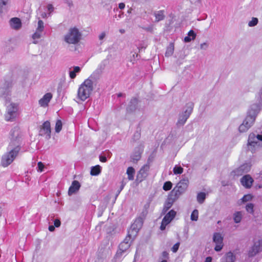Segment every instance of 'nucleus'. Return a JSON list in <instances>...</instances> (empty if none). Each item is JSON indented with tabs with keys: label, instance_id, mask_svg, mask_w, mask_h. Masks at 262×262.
<instances>
[{
	"label": "nucleus",
	"instance_id": "obj_1",
	"mask_svg": "<svg viewBox=\"0 0 262 262\" xmlns=\"http://www.w3.org/2000/svg\"><path fill=\"white\" fill-rule=\"evenodd\" d=\"M11 95L9 87H0V97L6 101V111L5 119L7 121H13L17 116L18 104L10 102Z\"/></svg>",
	"mask_w": 262,
	"mask_h": 262
},
{
	"label": "nucleus",
	"instance_id": "obj_2",
	"mask_svg": "<svg viewBox=\"0 0 262 262\" xmlns=\"http://www.w3.org/2000/svg\"><path fill=\"white\" fill-rule=\"evenodd\" d=\"M262 108V102L252 104L247 112V115L243 123L239 125L238 130L240 133L246 132L254 124L256 118Z\"/></svg>",
	"mask_w": 262,
	"mask_h": 262
},
{
	"label": "nucleus",
	"instance_id": "obj_3",
	"mask_svg": "<svg viewBox=\"0 0 262 262\" xmlns=\"http://www.w3.org/2000/svg\"><path fill=\"white\" fill-rule=\"evenodd\" d=\"M97 72H93L91 76L85 79L79 86L77 91V98L82 101L90 97L94 90L93 82L97 79Z\"/></svg>",
	"mask_w": 262,
	"mask_h": 262
},
{
	"label": "nucleus",
	"instance_id": "obj_4",
	"mask_svg": "<svg viewBox=\"0 0 262 262\" xmlns=\"http://www.w3.org/2000/svg\"><path fill=\"white\" fill-rule=\"evenodd\" d=\"M17 142L16 144L11 141L8 147V151L2 157L1 164L3 167L10 165L18 155L20 146Z\"/></svg>",
	"mask_w": 262,
	"mask_h": 262
},
{
	"label": "nucleus",
	"instance_id": "obj_5",
	"mask_svg": "<svg viewBox=\"0 0 262 262\" xmlns=\"http://www.w3.org/2000/svg\"><path fill=\"white\" fill-rule=\"evenodd\" d=\"M81 33L75 28H70L64 36V40L68 44H76L81 39Z\"/></svg>",
	"mask_w": 262,
	"mask_h": 262
},
{
	"label": "nucleus",
	"instance_id": "obj_6",
	"mask_svg": "<svg viewBox=\"0 0 262 262\" xmlns=\"http://www.w3.org/2000/svg\"><path fill=\"white\" fill-rule=\"evenodd\" d=\"M134 239H133V237L128 235L125 237L124 241L120 243L119 246V249L115 255V258L116 259L121 260L122 255L129 248L130 246V243Z\"/></svg>",
	"mask_w": 262,
	"mask_h": 262
},
{
	"label": "nucleus",
	"instance_id": "obj_7",
	"mask_svg": "<svg viewBox=\"0 0 262 262\" xmlns=\"http://www.w3.org/2000/svg\"><path fill=\"white\" fill-rule=\"evenodd\" d=\"M188 180L180 181L171 192V195L174 196V199L178 198L186 189L188 186Z\"/></svg>",
	"mask_w": 262,
	"mask_h": 262
},
{
	"label": "nucleus",
	"instance_id": "obj_8",
	"mask_svg": "<svg viewBox=\"0 0 262 262\" xmlns=\"http://www.w3.org/2000/svg\"><path fill=\"white\" fill-rule=\"evenodd\" d=\"M192 110V105L188 106L185 111L180 114L177 124L180 125H184L191 114Z\"/></svg>",
	"mask_w": 262,
	"mask_h": 262
},
{
	"label": "nucleus",
	"instance_id": "obj_9",
	"mask_svg": "<svg viewBox=\"0 0 262 262\" xmlns=\"http://www.w3.org/2000/svg\"><path fill=\"white\" fill-rule=\"evenodd\" d=\"M176 212L175 211L173 210L169 211L163 219L160 226V229L161 230H165L166 226L172 221L176 216Z\"/></svg>",
	"mask_w": 262,
	"mask_h": 262
},
{
	"label": "nucleus",
	"instance_id": "obj_10",
	"mask_svg": "<svg viewBox=\"0 0 262 262\" xmlns=\"http://www.w3.org/2000/svg\"><path fill=\"white\" fill-rule=\"evenodd\" d=\"M44 29L43 22L41 20H39L37 23V27L36 29L35 33L32 35L33 42L35 44L38 43V39L42 36V34Z\"/></svg>",
	"mask_w": 262,
	"mask_h": 262
},
{
	"label": "nucleus",
	"instance_id": "obj_11",
	"mask_svg": "<svg viewBox=\"0 0 262 262\" xmlns=\"http://www.w3.org/2000/svg\"><path fill=\"white\" fill-rule=\"evenodd\" d=\"M51 133L50 122L49 121H46L40 126L39 135L42 136H45L47 139H49L51 138Z\"/></svg>",
	"mask_w": 262,
	"mask_h": 262
},
{
	"label": "nucleus",
	"instance_id": "obj_12",
	"mask_svg": "<svg viewBox=\"0 0 262 262\" xmlns=\"http://www.w3.org/2000/svg\"><path fill=\"white\" fill-rule=\"evenodd\" d=\"M141 226L142 223L140 220L139 219L136 220L128 231V235L132 236L133 239H135Z\"/></svg>",
	"mask_w": 262,
	"mask_h": 262
},
{
	"label": "nucleus",
	"instance_id": "obj_13",
	"mask_svg": "<svg viewBox=\"0 0 262 262\" xmlns=\"http://www.w3.org/2000/svg\"><path fill=\"white\" fill-rule=\"evenodd\" d=\"M259 144L258 142V139H257V135L254 133H250L249 135L248 140V146L249 149L252 152H253L256 147L259 146Z\"/></svg>",
	"mask_w": 262,
	"mask_h": 262
},
{
	"label": "nucleus",
	"instance_id": "obj_14",
	"mask_svg": "<svg viewBox=\"0 0 262 262\" xmlns=\"http://www.w3.org/2000/svg\"><path fill=\"white\" fill-rule=\"evenodd\" d=\"M213 241L216 244L214 250L217 252L220 251L223 247V236L219 233H215L213 235Z\"/></svg>",
	"mask_w": 262,
	"mask_h": 262
},
{
	"label": "nucleus",
	"instance_id": "obj_15",
	"mask_svg": "<svg viewBox=\"0 0 262 262\" xmlns=\"http://www.w3.org/2000/svg\"><path fill=\"white\" fill-rule=\"evenodd\" d=\"M149 168V164H145L141 168L137 174V179L140 181H143L147 177Z\"/></svg>",
	"mask_w": 262,
	"mask_h": 262
},
{
	"label": "nucleus",
	"instance_id": "obj_16",
	"mask_svg": "<svg viewBox=\"0 0 262 262\" xmlns=\"http://www.w3.org/2000/svg\"><path fill=\"white\" fill-rule=\"evenodd\" d=\"M241 182L245 188H250L253 183V179L249 174H246L241 178Z\"/></svg>",
	"mask_w": 262,
	"mask_h": 262
},
{
	"label": "nucleus",
	"instance_id": "obj_17",
	"mask_svg": "<svg viewBox=\"0 0 262 262\" xmlns=\"http://www.w3.org/2000/svg\"><path fill=\"white\" fill-rule=\"evenodd\" d=\"M52 97V94L51 93H46L43 95L42 98L39 100V104L40 106L43 107L48 106Z\"/></svg>",
	"mask_w": 262,
	"mask_h": 262
},
{
	"label": "nucleus",
	"instance_id": "obj_18",
	"mask_svg": "<svg viewBox=\"0 0 262 262\" xmlns=\"http://www.w3.org/2000/svg\"><path fill=\"white\" fill-rule=\"evenodd\" d=\"M80 187V184L78 181L76 180L73 181L68 190L69 195H71L76 193L79 189Z\"/></svg>",
	"mask_w": 262,
	"mask_h": 262
},
{
	"label": "nucleus",
	"instance_id": "obj_19",
	"mask_svg": "<svg viewBox=\"0 0 262 262\" xmlns=\"http://www.w3.org/2000/svg\"><path fill=\"white\" fill-rule=\"evenodd\" d=\"M260 245L261 244L259 241L255 243L249 251V256L252 257L255 255L260 250Z\"/></svg>",
	"mask_w": 262,
	"mask_h": 262
},
{
	"label": "nucleus",
	"instance_id": "obj_20",
	"mask_svg": "<svg viewBox=\"0 0 262 262\" xmlns=\"http://www.w3.org/2000/svg\"><path fill=\"white\" fill-rule=\"evenodd\" d=\"M10 25L12 28L15 30H18L21 27L20 19L17 17H14L10 19Z\"/></svg>",
	"mask_w": 262,
	"mask_h": 262
},
{
	"label": "nucleus",
	"instance_id": "obj_21",
	"mask_svg": "<svg viewBox=\"0 0 262 262\" xmlns=\"http://www.w3.org/2000/svg\"><path fill=\"white\" fill-rule=\"evenodd\" d=\"M221 260L222 262H234L235 256L231 252H229L224 255Z\"/></svg>",
	"mask_w": 262,
	"mask_h": 262
},
{
	"label": "nucleus",
	"instance_id": "obj_22",
	"mask_svg": "<svg viewBox=\"0 0 262 262\" xmlns=\"http://www.w3.org/2000/svg\"><path fill=\"white\" fill-rule=\"evenodd\" d=\"M175 199H174V198L173 199L168 198L166 200L164 205L163 212H166L169 208L171 207L173 203L174 200Z\"/></svg>",
	"mask_w": 262,
	"mask_h": 262
},
{
	"label": "nucleus",
	"instance_id": "obj_23",
	"mask_svg": "<svg viewBox=\"0 0 262 262\" xmlns=\"http://www.w3.org/2000/svg\"><path fill=\"white\" fill-rule=\"evenodd\" d=\"M154 15L156 17L155 21L158 22L162 20L165 18L164 11L160 10L154 13Z\"/></svg>",
	"mask_w": 262,
	"mask_h": 262
},
{
	"label": "nucleus",
	"instance_id": "obj_24",
	"mask_svg": "<svg viewBox=\"0 0 262 262\" xmlns=\"http://www.w3.org/2000/svg\"><path fill=\"white\" fill-rule=\"evenodd\" d=\"M243 213L242 211H236L233 215V219L235 223H239L241 222L243 218Z\"/></svg>",
	"mask_w": 262,
	"mask_h": 262
},
{
	"label": "nucleus",
	"instance_id": "obj_25",
	"mask_svg": "<svg viewBox=\"0 0 262 262\" xmlns=\"http://www.w3.org/2000/svg\"><path fill=\"white\" fill-rule=\"evenodd\" d=\"M138 104V99L136 98H133L131 99L129 104L127 107V111H133L136 108V106Z\"/></svg>",
	"mask_w": 262,
	"mask_h": 262
},
{
	"label": "nucleus",
	"instance_id": "obj_26",
	"mask_svg": "<svg viewBox=\"0 0 262 262\" xmlns=\"http://www.w3.org/2000/svg\"><path fill=\"white\" fill-rule=\"evenodd\" d=\"M101 172V167L96 165L91 167L90 174L92 176H98Z\"/></svg>",
	"mask_w": 262,
	"mask_h": 262
},
{
	"label": "nucleus",
	"instance_id": "obj_27",
	"mask_svg": "<svg viewBox=\"0 0 262 262\" xmlns=\"http://www.w3.org/2000/svg\"><path fill=\"white\" fill-rule=\"evenodd\" d=\"M81 68L78 66L73 67V70L69 72V76L71 79H74L76 76V73L80 72Z\"/></svg>",
	"mask_w": 262,
	"mask_h": 262
},
{
	"label": "nucleus",
	"instance_id": "obj_28",
	"mask_svg": "<svg viewBox=\"0 0 262 262\" xmlns=\"http://www.w3.org/2000/svg\"><path fill=\"white\" fill-rule=\"evenodd\" d=\"M141 158V152L139 148L136 149L135 151L131 156V159L134 162H137Z\"/></svg>",
	"mask_w": 262,
	"mask_h": 262
},
{
	"label": "nucleus",
	"instance_id": "obj_29",
	"mask_svg": "<svg viewBox=\"0 0 262 262\" xmlns=\"http://www.w3.org/2000/svg\"><path fill=\"white\" fill-rule=\"evenodd\" d=\"M126 173L128 176V179L129 180H133L134 179V175L135 173V170L132 167H129L127 169Z\"/></svg>",
	"mask_w": 262,
	"mask_h": 262
},
{
	"label": "nucleus",
	"instance_id": "obj_30",
	"mask_svg": "<svg viewBox=\"0 0 262 262\" xmlns=\"http://www.w3.org/2000/svg\"><path fill=\"white\" fill-rule=\"evenodd\" d=\"M174 51V45L172 43H170L168 47L166 49L165 52V56L169 57L171 56Z\"/></svg>",
	"mask_w": 262,
	"mask_h": 262
},
{
	"label": "nucleus",
	"instance_id": "obj_31",
	"mask_svg": "<svg viewBox=\"0 0 262 262\" xmlns=\"http://www.w3.org/2000/svg\"><path fill=\"white\" fill-rule=\"evenodd\" d=\"M206 199V193L204 192H200L197 195V201L200 204L204 203Z\"/></svg>",
	"mask_w": 262,
	"mask_h": 262
},
{
	"label": "nucleus",
	"instance_id": "obj_32",
	"mask_svg": "<svg viewBox=\"0 0 262 262\" xmlns=\"http://www.w3.org/2000/svg\"><path fill=\"white\" fill-rule=\"evenodd\" d=\"M62 123L60 120H57L55 124V130L57 133H59L62 129Z\"/></svg>",
	"mask_w": 262,
	"mask_h": 262
},
{
	"label": "nucleus",
	"instance_id": "obj_33",
	"mask_svg": "<svg viewBox=\"0 0 262 262\" xmlns=\"http://www.w3.org/2000/svg\"><path fill=\"white\" fill-rule=\"evenodd\" d=\"M199 211L196 209H194L191 213L190 219L191 221H196L198 220Z\"/></svg>",
	"mask_w": 262,
	"mask_h": 262
},
{
	"label": "nucleus",
	"instance_id": "obj_34",
	"mask_svg": "<svg viewBox=\"0 0 262 262\" xmlns=\"http://www.w3.org/2000/svg\"><path fill=\"white\" fill-rule=\"evenodd\" d=\"M173 171L175 174H180L183 173V168L180 166L176 165L173 168Z\"/></svg>",
	"mask_w": 262,
	"mask_h": 262
},
{
	"label": "nucleus",
	"instance_id": "obj_35",
	"mask_svg": "<svg viewBox=\"0 0 262 262\" xmlns=\"http://www.w3.org/2000/svg\"><path fill=\"white\" fill-rule=\"evenodd\" d=\"M232 173L234 176H240L245 173L244 172H243V170H242V168L239 166V167L237 168L236 169H234L232 172Z\"/></svg>",
	"mask_w": 262,
	"mask_h": 262
},
{
	"label": "nucleus",
	"instance_id": "obj_36",
	"mask_svg": "<svg viewBox=\"0 0 262 262\" xmlns=\"http://www.w3.org/2000/svg\"><path fill=\"white\" fill-rule=\"evenodd\" d=\"M254 205L252 203H248L246 206V211L251 214H253L254 212Z\"/></svg>",
	"mask_w": 262,
	"mask_h": 262
},
{
	"label": "nucleus",
	"instance_id": "obj_37",
	"mask_svg": "<svg viewBox=\"0 0 262 262\" xmlns=\"http://www.w3.org/2000/svg\"><path fill=\"white\" fill-rule=\"evenodd\" d=\"M253 196L250 194H248L244 195V196L241 199L242 203H245L252 200Z\"/></svg>",
	"mask_w": 262,
	"mask_h": 262
},
{
	"label": "nucleus",
	"instance_id": "obj_38",
	"mask_svg": "<svg viewBox=\"0 0 262 262\" xmlns=\"http://www.w3.org/2000/svg\"><path fill=\"white\" fill-rule=\"evenodd\" d=\"M242 170H243V172L244 173H247L250 170L251 166L247 163L244 164L240 166Z\"/></svg>",
	"mask_w": 262,
	"mask_h": 262
},
{
	"label": "nucleus",
	"instance_id": "obj_39",
	"mask_svg": "<svg viewBox=\"0 0 262 262\" xmlns=\"http://www.w3.org/2000/svg\"><path fill=\"white\" fill-rule=\"evenodd\" d=\"M172 183L170 181H167L164 184L163 188L164 190L167 191L171 189V188H172Z\"/></svg>",
	"mask_w": 262,
	"mask_h": 262
},
{
	"label": "nucleus",
	"instance_id": "obj_40",
	"mask_svg": "<svg viewBox=\"0 0 262 262\" xmlns=\"http://www.w3.org/2000/svg\"><path fill=\"white\" fill-rule=\"evenodd\" d=\"M258 19L256 17H253L249 23H248V26L249 27H253L256 26L258 23Z\"/></svg>",
	"mask_w": 262,
	"mask_h": 262
},
{
	"label": "nucleus",
	"instance_id": "obj_41",
	"mask_svg": "<svg viewBox=\"0 0 262 262\" xmlns=\"http://www.w3.org/2000/svg\"><path fill=\"white\" fill-rule=\"evenodd\" d=\"M8 2L9 0H0V13L3 12V7L5 6Z\"/></svg>",
	"mask_w": 262,
	"mask_h": 262
},
{
	"label": "nucleus",
	"instance_id": "obj_42",
	"mask_svg": "<svg viewBox=\"0 0 262 262\" xmlns=\"http://www.w3.org/2000/svg\"><path fill=\"white\" fill-rule=\"evenodd\" d=\"M180 246V243H177L175 244L171 248V250L173 252L176 253L177 252Z\"/></svg>",
	"mask_w": 262,
	"mask_h": 262
},
{
	"label": "nucleus",
	"instance_id": "obj_43",
	"mask_svg": "<svg viewBox=\"0 0 262 262\" xmlns=\"http://www.w3.org/2000/svg\"><path fill=\"white\" fill-rule=\"evenodd\" d=\"M38 171L42 172L44 168V165L41 162H39L37 164Z\"/></svg>",
	"mask_w": 262,
	"mask_h": 262
},
{
	"label": "nucleus",
	"instance_id": "obj_44",
	"mask_svg": "<svg viewBox=\"0 0 262 262\" xmlns=\"http://www.w3.org/2000/svg\"><path fill=\"white\" fill-rule=\"evenodd\" d=\"M188 36L192 38V39H195L196 37V34L193 30H190L188 33Z\"/></svg>",
	"mask_w": 262,
	"mask_h": 262
},
{
	"label": "nucleus",
	"instance_id": "obj_45",
	"mask_svg": "<svg viewBox=\"0 0 262 262\" xmlns=\"http://www.w3.org/2000/svg\"><path fill=\"white\" fill-rule=\"evenodd\" d=\"M208 47V45L207 42H204L200 45V49L202 50H206Z\"/></svg>",
	"mask_w": 262,
	"mask_h": 262
},
{
	"label": "nucleus",
	"instance_id": "obj_46",
	"mask_svg": "<svg viewBox=\"0 0 262 262\" xmlns=\"http://www.w3.org/2000/svg\"><path fill=\"white\" fill-rule=\"evenodd\" d=\"M48 10L49 11V14L54 11V7L52 4H48L47 6Z\"/></svg>",
	"mask_w": 262,
	"mask_h": 262
},
{
	"label": "nucleus",
	"instance_id": "obj_47",
	"mask_svg": "<svg viewBox=\"0 0 262 262\" xmlns=\"http://www.w3.org/2000/svg\"><path fill=\"white\" fill-rule=\"evenodd\" d=\"M60 221L58 219H56L54 222V225L56 227H59L60 226Z\"/></svg>",
	"mask_w": 262,
	"mask_h": 262
},
{
	"label": "nucleus",
	"instance_id": "obj_48",
	"mask_svg": "<svg viewBox=\"0 0 262 262\" xmlns=\"http://www.w3.org/2000/svg\"><path fill=\"white\" fill-rule=\"evenodd\" d=\"M194 39H192V38L190 37L189 36H187L184 37V40L186 42H189L192 40H194Z\"/></svg>",
	"mask_w": 262,
	"mask_h": 262
},
{
	"label": "nucleus",
	"instance_id": "obj_49",
	"mask_svg": "<svg viewBox=\"0 0 262 262\" xmlns=\"http://www.w3.org/2000/svg\"><path fill=\"white\" fill-rule=\"evenodd\" d=\"M106 36V34L105 32H102L100 33V34L99 35V40H102L104 38V37Z\"/></svg>",
	"mask_w": 262,
	"mask_h": 262
},
{
	"label": "nucleus",
	"instance_id": "obj_50",
	"mask_svg": "<svg viewBox=\"0 0 262 262\" xmlns=\"http://www.w3.org/2000/svg\"><path fill=\"white\" fill-rule=\"evenodd\" d=\"M99 160L102 162H106L107 159L105 156H100L99 157Z\"/></svg>",
	"mask_w": 262,
	"mask_h": 262
},
{
	"label": "nucleus",
	"instance_id": "obj_51",
	"mask_svg": "<svg viewBox=\"0 0 262 262\" xmlns=\"http://www.w3.org/2000/svg\"><path fill=\"white\" fill-rule=\"evenodd\" d=\"M118 7L120 9H123L125 7V4L123 3H119Z\"/></svg>",
	"mask_w": 262,
	"mask_h": 262
},
{
	"label": "nucleus",
	"instance_id": "obj_52",
	"mask_svg": "<svg viewBox=\"0 0 262 262\" xmlns=\"http://www.w3.org/2000/svg\"><path fill=\"white\" fill-rule=\"evenodd\" d=\"M205 262H212V257L210 256L207 257Z\"/></svg>",
	"mask_w": 262,
	"mask_h": 262
},
{
	"label": "nucleus",
	"instance_id": "obj_53",
	"mask_svg": "<svg viewBox=\"0 0 262 262\" xmlns=\"http://www.w3.org/2000/svg\"><path fill=\"white\" fill-rule=\"evenodd\" d=\"M55 230V226H49V230L51 232L54 231Z\"/></svg>",
	"mask_w": 262,
	"mask_h": 262
},
{
	"label": "nucleus",
	"instance_id": "obj_54",
	"mask_svg": "<svg viewBox=\"0 0 262 262\" xmlns=\"http://www.w3.org/2000/svg\"><path fill=\"white\" fill-rule=\"evenodd\" d=\"M257 139H258V141H262V134L261 135H257Z\"/></svg>",
	"mask_w": 262,
	"mask_h": 262
},
{
	"label": "nucleus",
	"instance_id": "obj_55",
	"mask_svg": "<svg viewBox=\"0 0 262 262\" xmlns=\"http://www.w3.org/2000/svg\"><path fill=\"white\" fill-rule=\"evenodd\" d=\"M67 4L68 5V6L71 7L73 6V3H72V2L71 1H67Z\"/></svg>",
	"mask_w": 262,
	"mask_h": 262
},
{
	"label": "nucleus",
	"instance_id": "obj_56",
	"mask_svg": "<svg viewBox=\"0 0 262 262\" xmlns=\"http://www.w3.org/2000/svg\"><path fill=\"white\" fill-rule=\"evenodd\" d=\"M41 16H42V18H45V17H47V14H46V13L43 12V13H42L41 14Z\"/></svg>",
	"mask_w": 262,
	"mask_h": 262
},
{
	"label": "nucleus",
	"instance_id": "obj_57",
	"mask_svg": "<svg viewBox=\"0 0 262 262\" xmlns=\"http://www.w3.org/2000/svg\"><path fill=\"white\" fill-rule=\"evenodd\" d=\"M15 130H12L11 131V135L12 136H15V135H14L15 134Z\"/></svg>",
	"mask_w": 262,
	"mask_h": 262
},
{
	"label": "nucleus",
	"instance_id": "obj_58",
	"mask_svg": "<svg viewBox=\"0 0 262 262\" xmlns=\"http://www.w3.org/2000/svg\"><path fill=\"white\" fill-rule=\"evenodd\" d=\"M124 186V185L122 184L121 186V187H120V191H119V193H120V192L123 189V187Z\"/></svg>",
	"mask_w": 262,
	"mask_h": 262
},
{
	"label": "nucleus",
	"instance_id": "obj_59",
	"mask_svg": "<svg viewBox=\"0 0 262 262\" xmlns=\"http://www.w3.org/2000/svg\"><path fill=\"white\" fill-rule=\"evenodd\" d=\"M146 48V47L140 46V47H139V50L140 51V50H142V48Z\"/></svg>",
	"mask_w": 262,
	"mask_h": 262
},
{
	"label": "nucleus",
	"instance_id": "obj_60",
	"mask_svg": "<svg viewBox=\"0 0 262 262\" xmlns=\"http://www.w3.org/2000/svg\"><path fill=\"white\" fill-rule=\"evenodd\" d=\"M120 32H121V33H124V30H122V29L120 30Z\"/></svg>",
	"mask_w": 262,
	"mask_h": 262
},
{
	"label": "nucleus",
	"instance_id": "obj_61",
	"mask_svg": "<svg viewBox=\"0 0 262 262\" xmlns=\"http://www.w3.org/2000/svg\"><path fill=\"white\" fill-rule=\"evenodd\" d=\"M121 96H122V94L121 93H120V94H118V96L119 97H120Z\"/></svg>",
	"mask_w": 262,
	"mask_h": 262
},
{
	"label": "nucleus",
	"instance_id": "obj_62",
	"mask_svg": "<svg viewBox=\"0 0 262 262\" xmlns=\"http://www.w3.org/2000/svg\"><path fill=\"white\" fill-rule=\"evenodd\" d=\"M161 262H167L166 260H163Z\"/></svg>",
	"mask_w": 262,
	"mask_h": 262
},
{
	"label": "nucleus",
	"instance_id": "obj_63",
	"mask_svg": "<svg viewBox=\"0 0 262 262\" xmlns=\"http://www.w3.org/2000/svg\"><path fill=\"white\" fill-rule=\"evenodd\" d=\"M17 135H18V133L17 132L16 134V136H17Z\"/></svg>",
	"mask_w": 262,
	"mask_h": 262
},
{
	"label": "nucleus",
	"instance_id": "obj_64",
	"mask_svg": "<svg viewBox=\"0 0 262 262\" xmlns=\"http://www.w3.org/2000/svg\"><path fill=\"white\" fill-rule=\"evenodd\" d=\"M260 244L262 245V241H261V242L260 243Z\"/></svg>",
	"mask_w": 262,
	"mask_h": 262
}]
</instances>
